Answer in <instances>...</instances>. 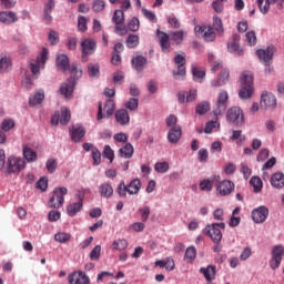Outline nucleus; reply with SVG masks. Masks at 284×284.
<instances>
[{
    "instance_id": "1",
    "label": "nucleus",
    "mask_w": 284,
    "mask_h": 284,
    "mask_svg": "<svg viewBox=\"0 0 284 284\" xmlns=\"http://www.w3.org/2000/svg\"><path fill=\"white\" fill-rule=\"evenodd\" d=\"M185 37H186V31H183V30L171 31L170 34H168L164 31L158 30V38H159V42L163 53L170 52V48H171L170 38L175 45H181L183 44Z\"/></svg>"
},
{
    "instance_id": "2",
    "label": "nucleus",
    "mask_w": 284,
    "mask_h": 284,
    "mask_svg": "<svg viewBox=\"0 0 284 284\" xmlns=\"http://www.w3.org/2000/svg\"><path fill=\"white\" fill-rule=\"evenodd\" d=\"M241 89H240V98L242 100L251 99L254 93V74L251 71H244L240 78Z\"/></svg>"
},
{
    "instance_id": "3",
    "label": "nucleus",
    "mask_w": 284,
    "mask_h": 284,
    "mask_svg": "<svg viewBox=\"0 0 284 284\" xmlns=\"http://www.w3.org/2000/svg\"><path fill=\"white\" fill-rule=\"evenodd\" d=\"M140 190H141V181L139 178H135L131 180L129 184H125V182L122 180L116 187V193L119 197L126 199L128 194L138 195Z\"/></svg>"
},
{
    "instance_id": "4",
    "label": "nucleus",
    "mask_w": 284,
    "mask_h": 284,
    "mask_svg": "<svg viewBox=\"0 0 284 284\" xmlns=\"http://www.w3.org/2000/svg\"><path fill=\"white\" fill-rule=\"evenodd\" d=\"M225 229H226L225 222L212 223L204 227L203 234L205 236H210L214 244H219L221 243V240H222V231H225Z\"/></svg>"
},
{
    "instance_id": "5",
    "label": "nucleus",
    "mask_w": 284,
    "mask_h": 284,
    "mask_svg": "<svg viewBox=\"0 0 284 284\" xmlns=\"http://www.w3.org/2000/svg\"><path fill=\"white\" fill-rule=\"evenodd\" d=\"M57 65L64 72H70L72 77H77V79H81L83 71L79 69L75 63L69 64V58L65 54H61L57 58Z\"/></svg>"
},
{
    "instance_id": "6",
    "label": "nucleus",
    "mask_w": 284,
    "mask_h": 284,
    "mask_svg": "<svg viewBox=\"0 0 284 284\" xmlns=\"http://www.w3.org/2000/svg\"><path fill=\"white\" fill-rule=\"evenodd\" d=\"M275 47L271 45L266 49H257L256 50V57L260 59L261 62L265 63V70L264 72L266 74H270L272 72V68L268 65V63L273 60V54H275Z\"/></svg>"
},
{
    "instance_id": "7",
    "label": "nucleus",
    "mask_w": 284,
    "mask_h": 284,
    "mask_svg": "<svg viewBox=\"0 0 284 284\" xmlns=\"http://www.w3.org/2000/svg\"><path fill=\"white\" fill-rule=\"evenodd\" d=\"M226 122L241 128L243 124H245V115L239 106H232L229 109V111H226Z\"/></svg>"
},
{
    "instance_id": "8",
    "label": "nucleus",
    "mask_w": 284,
    "mask_h": 284,
    "mask_svg": "<svg viewBox=\"0 0 284 284\" xmlns=\"http://www.w3.org/2000/svg\"><path fill=\"white\" fill-rule=\"evenodd\" d=\"M68 194V189L64 186L55 187L53 190V195L49 200V206L51 209H60L64 204V196Z\"/></svg>"
},
{
    "instance_id": "9",
    "label": "nucleus",
    "mask_w": 284,
    "mask_h": 284,
    "mask_svg": "<svg viewBox=\"0 0 284 284\" xmlns=\"http://www.w3.org/2000/svg\"><path fill=\"white\" fill-rule=\"evenodd\" d=\"M195 37H201L205 42H213L216 39L214 28L211 26H195Z\"/></svg>"
},
{
    "instance_id": "10",
    "label": "nucleus",
    "mask_w": 284,
    "mask_h": 284,
    "mask_svg": "<svg viewBox=\"0 0 284 284\" xmlns=\"http://www.w3.org/2000/svg\"><path fill=\"white\" fill-rule=\"evenodd\" d=\"M125 18H124V11L123 10H116L113 13L112 22L114 23V32L119 33L121 37L126 34V27L124 24Z\"/></svg>"
},
{
    "instance_id": "11",
    "label": "nucleus",
    "mask_w": 284,
    "mask_h": 284,
    "mask_svg": "<svg viewBox=\"0 0 284 284\" xmlns=\"http://www.w3.org/2000/svg\"><path fill=\"white\" fill-rule=\"evenodd\" d=\"M98 44L93 39H84L81 41V53L82 62H88V57L94 54L97 51Z\"/></svg>"
},
{
    "instance_id": "12",
    "label": "nucleus",
    "mask_w": 284,
    "mask_h": 284,
    "mask_svg": "<svg viewBox=\"0 0 284 284\" xmlns=\"http://www.w3.org/2000/svg\"><path fill=\"white\" fill-rule=\"evenodd\" d=\"M84 190L78 191L77 203H71L68 205L67 213L70 217H74L80 211L83 210V201H84Z\"/></svg>"
},
{
    "instance_id": "13",
    "label": "nucleus",
    "mask_w": 284,
    "mask_h": 284,
    "mask_svg": "<svg viewBox=\"0 0 284 284\" xmlns=\"http://www.w3.org/2000/svg\"><path fill=\"white\" fill-rule=\"evenodd\" d=\"M174 63L178 64V70H173V78L179 80L180 78H184L186 75V57L185 54H178L174 57Z\"/></svg>"
},
{
    "instance_id": "14",
    "label": "nucleus",
    "mask_w": 284,
    "mask_h": 284,
    "mask_svg": "<svg viewBox=\"0 0 284 284\" xmlns=\"http://www.w3.org/2000/svg\"><path fill=\"white\" fill-rule=\"evenodd\" d=\"M229 94L226 91H222L219 94L217 103L215 104V109L213 111L215 116H220L227 110Z\"/></svg>"
},
{
    "instance_id": "15",
    "label": "nucleus",
    "mask_w": 284,
    "mask_h": 284,
    "mask_svg": "<svg viewBox=\"0 0 284 284\" xmlns=\"http://www.w3.org/2000/svg\"><path fill=\"white\" fill-rule=\"evenodd\" d=\"M79 78L71 75L67 82L62 83L60 87V93L63 95L64 99H69L72 97L74 92L75 82Z\"/></svg>"
},
{
    "instance_id": "16",
    "label": "nucleus",
    "mask_w": 284,
    "mask_h": 284,
    "mask_svg": "<svg viewBox=\"0 0 284 284\" xmlns=\"http://www.w3.org/2000/svg\"><path fill=\"white\" fill-rule=\"evenodd\" d=\"M215 187L220 196H227L235 190V184L233 181L223 180L219 181V183L215 184Z\"/></svg>"
},
{
    "instance_id": "17",
    "label": "nucleus",
    "mask_w": 284,
    "mask_h": 284,
    "mask_svg": "<svg viewBox=\"0 0 284 284\" xmlns=\"http://www.w3.org/2000/svg\"><path fill=\"white\" fill-rule=\"evenodd\" d=\"M241 37L237 33H233L232 40L227 44L229 52L235 57H241L244 54V50L240 47Z\"/></svg>"
},
{
    "instance_id": "18",
    "label": "nucleus",
    "mask_w": 284,
    "mask_h": 284,
    "mask_svg": "<svg viewBox=\"0 0 284 284\" xmlns=\"http://www.w3.org/2000/svg\"><path fill=\"white\" fill-rule=\"evenodd\" d=\"M27 163L23 158L9 156L8 170L12 173L21 172L26 168Z\"/></svg>"
},
{
    "instance_id": "19",
    "label": "nucleus",
    "mask_w": 284,
    "mask_h": 284,
    "mask_svg": "<svg viewBox=\"0 0 284 284\" xmlns=\"http://www.w3.org/2000/svg\"><path fill=\"white\" fill-rule=\"evenodd\" d=\"M260 105H261L262 110H273V109H275L276 105H277L276 97L271 94V93L264 92L261 95Z\"/></svg>"
},
{
    "instance_id": "20",
    "label": "nucleus",
    "mask_w": 284,
    "mask_h": 284,
    "mask_svg": "<svg viewBox=\"0 0 284 284\" xmlns=\"http://www.w3.org/2000/svg\"><path fill=\"white\" fill-rule=\"evenodd\" d=\"M48 60V49H42L40 57L37 58V63H30L32 74L38 75L40 69L44 67Z\"/></svg>"
},
{
    "instance_id": "21",
    "label": "nucleus",
    "mask_w": 284,
    "mask_h": 284,
    "mask_svg": "<svg viewBox=\"0 0 284 284\" xmlns=\"http://www.w3.org/2000/svg\"><path fill=\"white\" fill-rule=\"evenodd\" d=\"M283 255H284V248L282 246H275L273 248L272 260L270 262V266L273 271L280 267Z\"/></svg>"
},
{
    "instance_id": "22",
    "label": "nucleus",
    "mask_w": 284,
    "mask_h": 284,
    "mask_svg": "<svg viewBox=\"0 0 284 284\" xmlns=\"http://www.w3.org/2000/svg\"><path fill=\"white\" fill-rule=\"evenodd\" d=\"M270 211L266 206H260L252 212L253 222L256 224L264 223L268 217Z\"/></svg>"
},
{
    "instance_id": "23",
    "label": "nucleus",
    "mask_w": 284,
    "mask_h": 284,
    "mask_svg": "<svg viewBox=\"0 0 284 284\" xmlns=\"http://www.w3.org/2000/svg\"><path fill=\"white\" fill-rule=\"evenodd\" d=\"M69 284H90V280L82 271L72 273L68 277Z\"/></svg>"
},
{
    "instance_id": "24",
    "label": "nucleus",
    "mask_w": 284,
    "mask_h": 284,
    "mask_svg": "<svg viewBox=\"0 0 284 284\" xmlns=\"http://www.w3.org/2000/svg\"><path fill=\"white\" fill-rule=\"evenodd\" d=\"M229 79H230V71H229V69L223 68L221 70L219 79L213 80L211 82V85L213 88H221V87H223V85H225L227 83Z\"/></svg>"
},
{
    "instance_id": "25",
    "label": "nucleus",
    "mask_w": 284,
    "mask_h": 284,
    "mask_svg": "<svg viewBox=\"0 0 284 284\" xmlns=\"http://www.w3.org/2000/svg\"><path fill=\"white\" fill-rule=\"evenodd\" d=\"M55 8V1L54 0H48V2L45 3V7L43 8V17L42 20L43 22H45V24H49L50 22H52L53 18H52V11Z\"/></svg>"
},
{
    "instance_id": "26",
    "label": "nucleus",
    "mask_w": 284,
    "mask_h": 284,
    "mask_svg": "<svg viewBox=\"0 0 284 284\" xmlns=\"http://www.w3.org/2000/svg\"><path fill=\"white\" fill-rule=\"evenodd\" d=\"M182 135L183 131L181 130V126H173L168 133V140L171 144H178Z\"/></svg>"
},
{
    "instance_id": "27",
    "label": "nucleus",
    "mask_w": 284,
    "mask_h": 284,
    "mask_svg": "<svg viewBox=\"0 0 284 284\" xmlns=\"http://www.w3.org/2000/svg\"><path fill=\"white\" fill-rule=\"evenodd\" d=\"M22 156H24L28 163H36L38 161L37 152L27 144L22 145Z\"/></svg>"
},
{
    "instance_id": "28",
    "label": "nucleus",
    "mask_w": 284,
    "mask_h": 284,
    "mask_svg": "<svg viewBox=\"0 0 284 284\" xmlns=\"http://www.w3.org/2000/svg\"><path fill=\"white\" fill-rule=\"evenodd\" d=\"M99 194L103 199H111L114 195V189L110 183H102L99 185Z\"/></svg>"
},
{
    "instance_id": "29",
    "label": "nucleus",
    "mask_w": 284,
    "mask_h": 284,
    "mask_svg": "<svg viewBox=\"0 0 284 284\" xmlns=\"http://www.w3.org/2000/svg\"><path fill=\"white\" fill-rule=\"evenodd\" d=\"M216 266L209 265L206 267H201L200 273L203 274L205 281L211 282L214 281L216 277Z\"/></svg>"
},
{
    "instance_id": "30",
    "label": "nucleus",
    "mask_w": 284,
    "mask_h": 284,
    "mask_svg": "<svg viewBox=\"0 0 284 284\" xmlns=\"http://www.w3.org/2000/svg\"><path fill=\"white\" fill-rule=\"evenodd\" d=\"M114 118L122 126L128 125L130 122V115L125 109L119 110L116 113H114Z\"/></svg>"
},
{
    "instance_id": "31",
    "label": "nucleus",
    "mask_w": 284,
    "mask_h": 284,
    "mask_svg": "<svg viewBox=\"0 0 284 284\" xmlns=\"http://www.w3.org/2000/svg\"><path fill=\"white\" fill-rule=\"evenodd\" d=\"M271 184L276 190L283 189L284 187V174L281 172L274 173L271 178Z\"/></svg>"
},
{
    "instance_id": "32",
    "label": "nucleus",
    "mask_w": 284,
    "mask_h": 284,
    "mask_svg": "<svg viewBox=\"0 0 284 284\" xmlns=\"http://www.w3.org/2000/svg\"><path fill=\"white\" fill-rule=\"evenodd\" d=\"M18 21L17 14L12 11L0 12V22L11 24Z\"/></svg>"
},
{
    "instance_id": "33",
    "label": "nucleus",
    "mask_w": 284,
    "mask_h": 284,
    "mask_svg": "<svg viewBox=\"0 0 284 284\" xmlns=\"http://www.w3.org/2000/svg\"><path fill=\"white\" fill-rule=\"evenodd\" d=\"M146 63H148V59L144 58L143 55L132 58V65H133L135 71H143Z\"/></svg>"
},
{
    "instance_id": "34",
    "label": "nucleus",
    "mask_w": 284,
    "mask_h": 284,
    "mask_svg": "<svg viewBox=\"0 0 284 284\" xmlns=\"http://www.w3.org/2000/svg\"><path fill=\"white\" fill-rule=\"evenodd\" d=\"M85 135V130L83 126H77L72 128L71 131V139L73 142L78 143L80 142Z\"/></svg>"
},
{
    "instance_id": "35",
    "label": "nucleus",
    "mask_w": 284,
    "mask_h": 284,
    "mask_svg": "<svg viewBox=\"0 0 284 284\" xmlns=\"http://www.w3.org/2000/svg\"><path fill=\"white\" fill-rule=\"evenodd\" d=\"M44 98H45L44 91H43L42 89H40V90L36 93V95L30 97V99H29V105H30V106L39 105V104H41V103L44 101Z\"/></svg>"
},
{
    "instance_id": "36",
    "label": "nucleus",
    "mask_w": 284,
    "mask_h": 284,
    "mask_svg": "<svg viewBox=\"0 0 284 284\" xmlns=\"http://www.w3.org/2000/svg\"><path fill=\"white\" fill-rule=\"evenodd\" d=\"M277 0H256L257 8L263 14H267L271 4H275Z\"/></svg>"
},
{
    "instance_id": "37",
    "label": "nucleus",
    "mask_w": 284,
    "mask_h": 284,
    "mask_svg": "<svg viewBox=\"0 0 284 284\" xmlns=\"http://www.w3.org/2000/svg\"><path fill=\"white\" fill-rule=\"evenodd\" d=\"M119 154L124 159H132L134 154V146L131 143H126L120 149Z\"/></svg>"
},
{
    "instance_id": "38",
    "label": "nucleus",
    "mask_w": 284,
    "mask_h": 284,
    "mask_svg": "<svg viewBox=\"0 0 284 284\" xmlns=\"http://www.w3.org/2000/svg\"><path fill=\"white\" fill-rule=\"evenodd\" d=\"M196 248L194 246H190L189 248L185 250L184 253V261L186 263H194L195 258H196Z\"/></svg>"
},
{
    "instance_id": "39",
    "label": "nucleus",
    "mask_w": 284,
    "mask_h": 284,
    "mask_svg": "<svg viewBox=\"0 0 284 284\" xmlns=\"http://www.w3.org/2000/svg\"><path fill=\"white\" fill-rule=\"evenodd\" d=\"M53 239L55 240V242L60 243V244H67L71 239L72 235L70 233H65V232H58Z\"/></svg>"
},
{
    "instance_id": "40",
    "label": "nucleus",
    "mask_w": 284,
    "mask_h": 284,
    "mask_svg": "<svg viewBox=\"0 0 284 284\" xmlns=\"http://www.w3.org/2000/svg\"><path fill=\"white\" fill-rule=\"evenodd\" d=\"M115 110V102L113 99H109L106 103L104 104L103 111L106 114V118H110L114 114Z\"/></svg>"
},
{
    "instance_id": "41",
    "label": "nucleus",
    "mask_w": 284,
    "mask_h": 284,
    "mask_svg": "<svg viewBox=\"0 0 284 284\" xmlns=\"http://www.w3.org/2000/svg\"><path fill=\"white\" fill-rule=\"evenodd\" d=\"M250 184L253 187L255 193L261 192L262 186H263V182H262L260 176H257V175L252 176L251 180H250Z\"/></svg>"
},
{
    "instance_id": "42",
    "label": "nucleus",
    "mask_w": 284,
    "mask_h": 284,
    "mask_svg": "<svg viewBox=\"0 0 284 284\" xmlns=\"http://www.w3.org/2000/svg\"><path fill=\"white\" fill-rule=\"evenodd\" d=\"M211 110V104L206 101L201 102L195 106V113L199 115H205Z\"/></svg>"
},
{
    "instance_id": "43",
    "label": "nucleus",
    "mask_w": 284,
    "mask_h": 284,
    "mask_svg": "<svg viewBox=\"0 0 284 284\" xmlns=\"http://www.w3.org/2000/svg\"><path fill=\"white\" fill-rule=\"evenodd\" d=\"M192 74L194 81L201 82L205 79L206 72L205 70H200L197 67L192 65Z\"/></svg>"
},
{
    "instance_id": "44",
    "label": "nucleus",
    "mask_w": 284,
    "mask_h": 284,
    "mask_svg": "<svg viewBox=\"0 0 284 284\" xmlns=\"http://www.w3.org/2000/svg\"><path fill=\"white\" fill-rule=\"evenodd\" d=\"M88 73H89V77L91 78H99L100 75V67L98 63H90L88 65Z\"/></svg>"
},
{
    "instance_id": "45",
    "label": "nucleus",
    "mask_w": 284,
    "mask_h": 284,
    "mask_svg": "<svg viewBox=\"0 0 284 284\" xmlns=\"http://www.w3.org/2000/svg\"><path fill=\"white\" fill-rule=\"evenodd\" d=\"M102 156L104 159H108L110 161V163H113L114 156H115L114 150L112 148H110L109 145H104Z\"/></svg>"
},
{
    "instance_id": "46",
    "label": "nucleus",
    "mask_w": 284,
    "mask_h": 284,
    "mask_svg": "<svg viewBox=\"0 0 284 284\" xmlns=\"http://www.w3.org/2000/svg\"><path fill=\"white\" fill-rule=\"evenodd\" d=\"M140 43V38L136 34H130L128 40H126V45L129 49H134L139 45Z\"/></svg>"
},
{
    "instance_id": "47",
    "label": "nucleus",
    "mask_w": 284,
    "mask_h": 284,
    "mask_svg": "<svg viewBox=\"0 0 284 284\" xmlns=\"http://www.w3.org/2000/svg\"><path fill=\"white\" fill-rule=\"evenodd\" d=\"M16 126V122L12 119H6L1 122V131L9 132Z\"/></svg>"
},
{
    "instance_id": "48",
    "label": "nucleus",
    "mask_w": 284,
    "mask_h": 284,
    "mask_svg": "<svg viewBox=\"0 0 284 284\" xmlns=\"http://www.w3.org/2000/svg\"><path fill=\"white\" fill-rule=\"evenodd\" d=\"M71 119L70 111L67 108H61L60 123L67 125Z\"/></svg>"
},
{
    "instance_id": "49",
    "label": "nucleus",
    "mask_w": 284,
    "mask_h": 284,
    "mask_svg": "<svg viewBox=\"0 0 284 284\" xmlns=\"http://www.w3.org/2000/svg\"><path fill=\"white\" fill-rule=\"evenodd\" d=\"M128 247L126 240H114L112 243V250L124 251Z\"/></svg>"
},
{
    "instance_id": "50",
    "label": "nucleus",
    "mask_w": 284,
    "mask_h": 284,
    "mask_svg": "<svg viewBox=\"0 0 284 284\" xmlns=\"http://www.w3.org/2000/svg\"><path fill=\"white\" fill-rule=\"evenodd\" d=\"M245 40L248 45H256L257 43V37L255 31H248L245 33Z\"/></svg>"
},
{
    "instance_id": "51",
    "label": "nucleus",
    "mask_w": 284,
    "mask_h": 284,
    "mask_svg": "<svg viewBox=\"0 0 284 284\" xmlns=\"http://www.w3.org/2000/svg\"><path fill=\"white\" fill-rule=\"evenodd\" d=\"M213 30H215V32L222 34L223 33V22L221 20V18L219 17H213Z\"/></svg>"
},
{
    "instance_id": "52",
    "label": "nucleus",
    "mask_w": 284,
    "mask_h": 284,
    "mask_svg": "<svg viewBox=\"0 0 284 284\" xmlns=\"http://www.w3.org/2000/svg\"><path fill=\"white\" fill-rule=\"evenodd\" d=\"M170 169L168 162H158L154 164V171L159 173H165Z\"/></svg>"
},
{
    "instance_id": "53",
    "label": "nucleus",
    "mask_w": 284,
    "mask_h": 284,
    "mask_svg": "<svg viewBox=\"0 0 284 284\" xmlns=\"http://www.w3.org/2000/svg\"><path fill=\"white\" fill-rule=\"evenodd\" d=\"M128 28L132 32H138L140 28V21L136 17H133L131 21L128 23Z\"/></svg>"
},
{
    "instance_id": "54",
    "label": "nucleus",
    "mask_w": 284,
    "mask_h": 284,
    "mask_svg": "<svg viewBox=\"0 0 284 284\" xmlns=\"http://www.w3.org/2000/svg\"><path fill=\"white\" fill-rule=\"evenodd\" d=\"M11 60L7 57L0 59V72H7L9 68H11Z\"/></svg>"
},
{
    "instance_id": "55",
    "label": "nucleus",
    "mask_w": 284,
    "mask_h": 284,
    "mask_svg": "<svg viewBox=\"0 0 284 284\" xmlns=\"http://www.w3.org/2000/svg\"><path fill=\"white\" fill-rule=\"evenodd\" d=\"M124 108H126L128 110L134 111L138 110L139 108V100L136 98H131L126 104H124Z\"/></svg>"
},
{
    "instance_id": "56",
    "label": "nucleus",
    "mask_w": 284,
    "mask_h": 284,
    "mask_svg": "<svg viewBox=\"0 0 284 284\" xmlns=\"http://www.w3.org/2000/svg\"><path fill=\"white\" fill-rule=\"evenodd\" d=\"M105 9V2L103 0H95L92 3V10L95 12H101Z\"/></svg>"
},
{
    "instance_id": "57",
    "label": "nucleus",
    "mask_w": 284,
    "mask_h": 284,
    "mask_svg": "<svg viewBox=\"0 0 284 284\" xmlns=\"http://www.w3.org/2000/svg\"><path fill=\"white\" fill-rule=\"evenodd\" d=\"M101 254V246L97 245L89 254L91 261H99Z\"/></svg>"
},
{
    "instance_id": "58",
    "label": "nucleus",
    "mask_w": 284,
    "mask_h": 284,
    "mask_svg": "<svg viewBox=\"0 0 284 284\" xmlns=\"http://www.w3.org/2000/svg\"><path fill=\"white\" fill-rule=\"evenodd\" d=\"M91 155H92L93 164L99 165L101 163V153L99 149L92 148Z\"/></svg>"
},
{
    "instance_id": "59",
    "label": "nucleus",
    "mask_w": 284,
    "mask_h": 284,
    "mask_svg": "<svg viewBox=\"0 0 284 284\" xmlns=\"http://www.w3.org/2000/svg\"><path fill=\"white\" fill-rule=\"evenodd\" d=\"M57 168H58L57 160L53 159V158L48 159V161H47V170H48V172L53 173V172H55Z\"/></svg>"
},
{
    "instance_id": "60",
    "label": "nucleus",
    "mask_w": 284,
    "mask_h": 284,
    "mask_svg": "<svg viewBox=\"0 0 284 284\" xmlns=\"http://www.w3.org/2000/svg\"><path fill=\"white\" fill-rule=\"evenodd\" d=\"M87 23H88L87 18L83 17V16H80V17L78 18V28H79V31H81V32L87 31V29H88Z\"/></svg>"
},
{
    "instance_id": "61",
    "label": "nucleus",
    "mask_w": 284,
    "mask_h": 284,
    "mask_svg": "<svg viewBox=\"0 0 284 284\" xmlns=\"http://www.w3.org/2000/svg\"><path fill=\"white\" fill-rule=\"evenodd\" d=\"M139 213L141 214L142 222H146L150 216V207L149 206L140 207Z\"/></svg>"
},
{
    "instance_id": "62",
    "label": "nucleus",
    "mask_w": 284,
    "mask_h": 284,
    "mask_svg": "<svg viewBox=\"0 0 284 284\" xmlns=\"http://www.w3.org/2000/svg\"><path fill=\"white\" fill-rule=\"evenodd\" d=\"M168 22L171 26V28H173V29L181 28V22L179 21V19L175 16H170L168 18Z\"/></svg>"
},
{
    "instance_id": "63",
    "label": "nucleus",
    "mask_w": 284,
    "mask_h": 284,
    "mask_svg": "<svg viewBox=\"0 0 284 284\" xmlns=\"http://www.w3.org/2000/svg\"><path fill=\"white\" fill-rule=\"evenodd\" d=\"M142 14L145 19H149L153 23L158 21L155 13L149 11L148 9H142Z\"/></svg>"
},
{
    "instance_id": "64",
    "label": "nucleus",
    "mask_w": 284,
    "mask_h": 284,
    "mask_svg": "<svg viewBox=\"0 0 284 284\" xmlns=\"http://www.w3.org/2000/svg\"><path fill=\"white\" fill-rule=\"evenodd\" d=\"M200 187L203 191H207L210 192L212 190V182L209 179H204L201 183H200Z\"/></svg>"
}]
</instances>
